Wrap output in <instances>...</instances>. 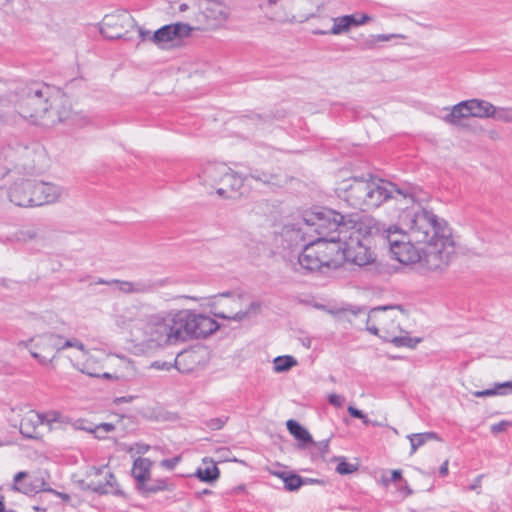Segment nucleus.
Here are the masks:
<instances>
[{
  "instance_id": "nucleus-1",
  "label": "nucleus",
  "mask_w": 512,
  "mask_h": 512,
  "mask_svg": "<svg viewBox=\"0 0 512 512\" xmlns=\"http://www.w3.org/2000/svg\"><path fill=\"white\" fill-rule=\"evenodd\" d=\"M18 108L22 117L46 128L53 127L71 116L67 97L40 82H33L22 88Z\"/></svg>"
},
{
  "instance_id": "nucleus-2",
  "label": "nucleus",
  "mask_w": 512,
  "mask_h": 512,
  "mask_svg": "<svg viewBox=\"0 0 512 512\" xmlns=\"http://www.w3.org/2000/svg\"><path fill=\"white\" fill-rule=\"evenodd\" d=\"M338 196L351 207L368 211L389 199L413 202L411 192L398 188L394 183L370 177H352L343 180L336 188Z\"/></svg>"
},
{
  "instance_id": "nucleus-3",
  "label": "nucleus",
  "mask_w": 512,
  "mask_h": 512,
  "mask_svg": "<svg viewBox=\"0 0 512 512\" xmlns=\"http://www.w3.org/2000/svg\"><path fill=\"white\" fill-rule=\"evenodd\" d=\"M345 239V261L359 267H371L378 274H391L388 264L378 262L374 251L375 239H383L382 225L374 218H365L351 226Z\"/></svg>"
},
{
  "instance_id": "nucleus-4",
  "label": "nucleus",
  "mask_w": 512,
  "mask_h": 512,
  "mask_svg": "<svg viewBox=\"0 0 512 512\" xmlns=\"http://www.w3.org/2000/svg\"><path fill=\"white\" fill-rule=\"evenodd\" d=\"M135 343L147 348L163 347L180 341L175 312H162L145 318L142 329H137Z\"/></svg>"
},
{
  "instance_id": "nucleus-5",
  "label": "nucleus",
  "mask_w": 512,
  "mask_h": 512,
  "mask_svg": "<svg viewBox=\"0 0 512 512\" xmlns=\"http://www.w3.org/2000/svg\"><path fill=\"white\" fill-rule=\"evenodd\" d=\"M402 225L406 230L404 233L409 240L416 244H423L438 238L441 230L450 228L447 222L440 219L432 211L418 209L414 212H406L400 217Z\"/></svg>"
},
{
  "instance_id": "nucleus-6",
  "label": "nucleus",
  "mask_w": 512,
  "mask_h": 512,
  "mask_svg": "<svg viewBox=\"0 0 512 512\" xmlns=\"http://www.w3.org/2000/svg\"><path fill=\"white\" fill-rule=\"evenodd\" d=\"M18 346L28 349L32 357L42 365L51 363L56 353L67 348H76L86 353L85 345L79 339H65L63 336L54 333H44L27 341H20Z\"/></svg>"
},
{
  "instance_id": "nucleus-7",
  "label": "nucleus",
  "mask_w": 512,
  "mask_h": 512,
  "mask_svg": "<svg viewBox=\"0 0 512 512\" xmlns=\"http://www.w3.org/2000/svg\"><path fill=\"white\" fill-rule=\"evenodd\" d=\"M434 240L423 243L420 267L427 271H444L455 253V243L451 228H444Z\"/></svg>"
},
{
  "instance_id": "nucleus-8",
  "label": "nucleus",
  "mask_w": 512,
  "mask_h": 512,
  "mask_svg": "<svg viewBox=\"0 0 512 512\" xmlns=\"http://www.w3.org/2000/svg\"><path fill=\"white\" fill-rule=\"evenodd\" d=\"M306 228L310 231L312 237L317 238L332 237V235L348 234L351 226L356 222L351 220L344 221V216L330 209H317L306 211L304 213Z\"/></svg>"
},
{
  "instance_id": "nucleus-9",
  "label": "nucleus",
  "mask_w": 512,
  "mask_h": 512,
  "mask_svg": "<svg viewBox=\"0 0 512 512\" xmlns=\"http://www.w3.org/2000/svg\"><path fill=\"white\" fill-rule=\"evenodd\" d=\"M7 170L23 176H32L46 164L45 150L39 144L17 146L6 153Z\"/></svg>"
},
{
  "instance_id": "nucleus-10",
  "label": "nucleus",
  "mask_w": 512,
  "mask_h": 512,
  "mask_svg": "<svg viewBox=\"0 0 512 512\" xmlns=\"http://www.w3.org/2000/svg\"><path fill=\"white\" fill-rule=\"evenodd\" d=\"M397 309H399L398 306H378L369 311L359 308L357 311H352L349 322L359 328L364 326L373 335H379L380 331L389 333L396 320Z\"/></svg>"
},
{
  "instance_id": "nucleus-11",
  "label": "nucleus",
  "mask_w": 512,
  "mask_h": 512,
  "mask_svg": "<svg viewBox=\"0 0 512 512\" xmlns=\"http://www.w3.org/2000/svg\"><path fill=\"white\" fill-rule=\"evenodd\" d=\"M383 240H387L393 257L404 265L420 264L421 247L409 240L404 230L396 225L382 226Z\"/></svg>"
},
{
  "instance_id": "nucleus-12",
  "label": "nucleus",
  "mask_w": 512,
  "mask_h": 512,
  "mask_svg": "<svg viewBox=\"0 0 512 512\" xmlns=\"http://www.w3.org/2000/svg\"><path fill=\"white\" fill-rule=\"evenodd\" d=\"M179 328L180 341L187 338H204L215 332L219 325L210 316L197 314L190 310L175 312Z\"/></svg>"
},
{
  "instance_id": "nucleus-13",
  "label": "nucleus",
  "mask_w": 512,
  "mask_h": 512,
  "mask_svg": "<svg viewBox=\"0 0 512 512\" xmlns=\"http://www.w3.org/2000/svg\"><path fill=\"white\" fill-rule=\"evenodd\" d=\"M327 270L339 268L345 261V239L337 234L312 240Z\"/></svg>"
},
{
  "instance_id": "nucleus-14",
  "label": "nucleus",
  "mask_w": 512,
  "mask_h": 512,
  "mask_svg": "<svg viewBox=\"0 0 512 512\" xmlns=\"http://www.w3.org/2000/svg\"><path fill=\"white\" fill-rule=\"evenodd\" d=\"M197 7V15L200 26L198 29H215L226 22L229 17V8L218 0H192Z\"/></svg>"
},
{
  "instance_id": "nucleus-15",
  "label": "nucleus",
  "mask_w": 512,
  "mask_h": 512,
  "mask_svg": "<svg viewBox=\"0 0 512 512\" xmlns=\"http://www.w3.org/2000/svg\"><path fill=\"white\" fill-rule=\"evenodd\" d=\"M285 11H273L270 18L277 22H304L319 10L323 0H289Z\"/></svg>"
},
{
  "instance_id": "nucleus-16",
  "label": "nucleus",
  "mask_w": 512,
  "mask_h": 512,
  "mask_svg": "<svg viewBox=\"0 0 512 512\" xmlns=\"http://www.w3.org/2000/svg\"><path fill=\"white\" fill-rule=\"evenodd\" d=\"M136 27V22L127 11H117L105 15L100 32L108 39L122 38L129 29Z\"/></svg>"
},
{
  "instance_id": "nucleus-17",
  "label": "nucleus",
  "mask_w": 512,
  "mask_h": 512,
  "mask_svg": "<svg viewBox=\"0 0 512 512\" xmlns=\"http://www.w3.org/2000/svg\"><path fill=\"white\" fill-rule=\"evenodd\" d=\"M221 296L231 298V310L229 313L216 312L214 315L218 318L241 322L255 317L260 311L261 305L256 301L250 302L249 305L244 308V298L242 295H232L230 293H225Z\"/></svg>"
},
{
  "instance_id": "nucleus-18",
  "label": "nucleus",
  "mask_w": 512,
  "mask_h": 512,
  "mask_svg": "<svg viewBox=\"0 0 512 512\" xmlns=\"http://www.w3.org/2000/svg\"><path fill=\"white\" fill-rule=\"evenodd\" d=\"M192 30L190 25L182 22L165 25L153 32V44L160 49H167L175 40L189 36Z\"/></svg>"
},
{
  "instance_id": "nucleus-19",
  "label": "nucleus",
  "mask_w": 512,
  "mask_h": 512,
  "mask_svg": "<svg viewBox=\"0 0 512 512\" xmlns=\"http://www.w3.org/2000/svg\"><path fill=\"white\" fill-rule=\"evenodd\" d=\"M291 268L300 273L327 270L312 240L305 245L297 261L291 262Z\"/></svg>"
},
{
  "instance_id": "nucleus-20",
  "label": "nucleus",
  "mask_w": 512,
  "mask_h": 512,
  "mask_svg": "<svg viewBox=\"0 0 512 512\" xmlns=\"http://www.w3.org/2000/svg\"><path fill=\"white\" fill-rule=\"evenodd\" d=\"M33 181V197L30 200L22 199L25 203H34V206L52 204L60 200L65 191L61 186L52 183Z\"/></svg>"
},
{
  "instance_id": "nucleus-21",
  "label": "nucleus",
  "mask_w": 512,
  "mask_h": 512,
  "mask_svg": "<svg viewBox=\"0 0 512 512\" xmlns=\"http://www.w3.org/2000/svg\"><path fill=\"white\" fill-rule=\"evenodd\" d=\"M58 413L39 414L35 411L27 412L20 422V433L26 438H37L38 427L46 422L57 421Z\"/></svg>"
},
{
  "instance_id": "nucleus-22",
  "label": "nucleus",
  "mask_w": 512,
  "mask_h": 512,
  "mask_svg": "<svg viewBox=\"0 0 512 512\" xmlns=\"http://www.w3.org/2000/svg\"><path fill=\"white\" fill-rule=\"evenodd\" d=\"M281 236L288 242L289 246L299 245L313 240L310 231L306 228L304 216L297 222L284 225Z\"/></svg>"
},
{
  "instance_id": "nucleus-23",
  "label": "nucleus",
  "mask_w": 512,
  "mask_h": 512,
  "mask_svg": "<svg viewBox=\"0 0 512 512\" xmlns=\"http://www.w3.org/2000/svg\"><path fill=\"white\" fill-rule=\"evenodd\" d=\"M145 318L142 317L140 311L135 308H127L118 314L115 319L116 325L130 334L131 340L135 342V334L137 329H142Z\"/></svg>"
},
{
  "instance_id": "nucleus-24",
  "label": "nucleus",
  "mask_w": 512,
  "mask_h": 512,
  "mask_svg": "<svg viewBox=\"0 0 512 512\" xmlns=\"http://www.w3.org/2000/svg\"><path fill=\"white\" fill-rule=\"evenodd\" d=\"M228 171V166L223 163H207L198 173V178L203 186L215 189L220 185L221 177Z\"/></svg>"
},
{
  "instance_id": "nucleus-25",
  "label": "nucleus",
  "mask_w": 512,
  "mask_h": 512,
  "mask_svg": "<svg viewBox=\"0 0 512 512\" xmlns=\"http://www.w3.org/2000/svg\"><path fill=\"white\" fill-rule=\"evenodd\" d=\"M370 17L367 15H361L358 18L356 15H345L341 17L333 18V26L329 31L318 30L315 31V34L325 35V34H333L339 35L342 33L348 32L353 26H359L365 24Z\"/></svg>"
},
{
  "instance_id": "nucleus-26",
  "label": "nucleus",
  "mask_w": 512,
  "mask_h": 512,
  "mask_svg": "<svg viewBox=\"0 0 512 512\" xmlns=\"http://www.w3.org/2000/svg\"><path fill=\"white\" fill-rule=\"evenodd\" d=\"M243 183V177L228 167V171L221 177L216 193L222 198H234Z\"/></svg>"
},
{
  "instance_id": "nucleus-27",
  "label": "nucleus",
  "mask_w": 512,
  "mask_h": 512,
  "mask_svg": "<svg viewBox=\"0 0 512 512\" xmlns=\"http://www.w3.org/2000/svg\"><path fill=\"white\" fill-rule=\"evenodd\" d=\"M89 476H103L104 483H101L100 480L90 479L88 483V488L99 494H107L112 493L114 491V487L116 485V478L106 467L102 468H93L90 472Z\"/></svg>"
},
{
  "instance_id": "nucleus-28",
  "label": "nucleus",
  "mask_w": 512,
  "mask_h": 512,
  "mask_svg": "<svg viewBox=\"0 0 512 512\" xmlns=\"http://www.w3.org/2000/svg\"><path fill=\"white\" fill-rule=\"evenodd\" d=\"M33 181L24 180L22 182H15L8 191L9 200L19 207H34V203L23 202L22 199L30 200L33 197Z\"/></svg>"
},
{
  "instance_id": "nucleus-29",
  "label": "nucleus",
  "mask_w": 512,
  "mask_h": 512,
  "mask_svg": "<svg viewBox=\"0 0 512 512\" xmlns=\"http://www.w3.org/2000/svg\"><path fill=\"white\" fill-rule=\"evenodd\" d=\"M114 285L118 286L119 291L124 294H147L155 290V285L150 281H124L113 279Z\"/></svg>"
},
{
  "instance_id": "nucleus-30",
  "label": "nucleus",
  "mask_w": 512,
  "mask_h": 512,
  "mask_svg": "<svg viewBox=\"0 0 512 512\" xmlns=\"http://www.w3.org/2000/svg\"><path fill=\"white\" fill-rule=\"evenodd\" d=\"M137 375L134 363L130 359L119 358L117 369L114 373H103V378L108 380L130 381Z\"/></svg>"
},
{
  "instance_id": "nucleus-31",
  "label": "nucleus",
  "mask_w": 512,
  "mask_h": 512,
  "mask_svg": "<svg viewBox=\"0 0 512 512\" xmlns=\"http://www.w3.org/2000/svg\"><path fill=\"white\" fill-rule=\"evenodd\" d=\"M468 117L490 118L492 104L485 100L470 99L464 101Z\"/></svg>"
},
{
  "instance_id": "nucleus-32",
  "label": "nucleus",
  "mask_w": 512,
  "mask_h": 512,
  "mask_svg": "<svg viewBox=\"0 0 512 512\" xmlns=\"http://www.w3.org/2000/svg\"><path fill=\"white\" fill-rule=\"evenodd\" d=\"M85 351L86 353L82 352V354L84 357H86V359L78 369L88 376L103 378V366L101 365L99 359L96 356L90 354L86 348Z\"/></svg>"
},
{
  "instance_id": "nucleus-33",
  "label": "nucleus",
  "mask_w": 512,
  "mask_h": 512,
  "mask_svg": "<svg viewBox=\"0 0 512 512\" xmlns=\"http://www.w3.org/2000/svg\"><path fill=\"white\" fill-rule=\"evenodd\" d=\"M194 475L202 482L212 483L219 478L220 472L212 460L204 459L203 464L197 468Z\"/></svg>"
},
{
  "instance_id": "nucleus-34",
  "label": "nucleus",
  "mask_w": 512,
  "mask_h": 512,
  "mask_svg": "<svg viewBox=\"0 0 512 512\" xmlns=\"http://www.w3.org/2000/svg\"><path fill=\"white\" fill-rule=\"evenodd\" d=\"M152 461L148 458L139 457L134 461L132 475L138 483V487L149 480Z\"/></svg>"
},
{
  "instance_id": "nucleus-35",
  "label": "nucleus",
  "mask_w": 512,
  "mask_h": 512,
  "mask_svg": "<svg viewBox=\"0 0 512 512\" xmlns=\"http://www.w3.org/2000/svg\"><path fill=\"white\" fill-rule=\"evenodd\" d=\"M287 429L297 440L303 443H314L309 432L295 420H288Z\"/></svg>"
},
{
  "instance_id": "nucleus-36",
  "label": "nucleus",
  "mask_w": 512,
  "mask_h": 512,
  "mask_svg": "<svg viewBox=\"0 0 512 512\" xmlns=\"http://www.w3.org/2000/svg\"><path fill=\"white\" fill-rule=\"evenodd\" d=\"M512 392V381L497 383L494 388L486 389L482 391H474L472 394L475 397H490L495 395H505L508 392Z\"/></svg>"
},
{
  "instance_id": "nucleus-37",
  "label": "nucleus",
  "mask_w": 512,
  "mask_h": 512,
  "mask_svg": "<svg viewBox=\"0 0 512 512\" xmlns=\"http://www.w3.org/2000/svg\"><path fill=\"white\" fill-rule=\"evenodd\" d=\"M408 439L411 444L410 454H414L419 447L423 446L427 441L438 439V436L434 432H425L408 435Z\"/></svg>"
},
{
  "instance_id": "nucleus-38",
  "label": "nucleus",
  "mask_w": 512,
  "mask_h": 512,
  "mask_svg": "<svg viewBox=\"0 0 512 512\" xmlns=\"http://www.w3.org/2000/svg\"><path fill=\"white\" fill-rule=\"evenodd\" d=\"M467 110L465 108L464 101L454 105L450 112L443 117V120L451 125H456L462 118H468L466 115Z\"/></svg>"
},
{
  "instance_id": "nucleus-39",
  "label": "nucleus",
  "mask_w": 512,
  "mask_h": 512,
  "mask_svg": "<svg viewBox=\"0 0 512 512\" xmlns=\"http://www.w3.org/2000/svg\"><path fill=\"white\" fill-rule=\"evenodd\" d=\"M143 493H156L169 489L168 483L164 479H157L153 481H145L141 486L138 487Z\"/></svg>"
},
{
  "instance_id": "nucleus-40",
  "label": "nucleus",
  "mask_w": 512,
  "mask_h": 512,
  "mask_svg": "<svg viewBox=\"0 0 512 512\" xmlns=\"http://www.w3.org/2000/svg\"><path fill=\"white\" fill-rule=\"evenodd\" d=\"M296 365L297 360L290 355L278 356L274 359V370L278 373L287 372Z\"/></svg>"
},
{
  "instance_id": "nucleus-41",
  "label": "nucleus",
  "mask_w": 512,
  "mask_h": 512,
  "mask_svg": "<svg viewBox=\"0 0 512 512\" xmlns=\"http://www.w3.org/2000/svg\"><path fill=\"white\" fill-rule=\"evenodd\" d=\"M496 121L511 123L512 122V107H497L492 104L491 116Z\"/></svg>"
},
{
  "instance_id": "nucleus-42",
  "label": "nucleus",
  "mask_w": 512,
  "mask_h": 512,
  "mask_svg": "<svg viewBox=\"0 0 512 512\" xmlns=\"http://www.w3.org/2000/svg\"><path fill=\"white\" fill-rule=\"evenodd\" d=\"M284 487L288 491H297L303 484L306 483L299 475L289 473L283 478Z\"/></svg>"
},
{
  "instance_id": "nucleus-43",
  "label": "nucleus",
  "mask_w": 512,
  "mask_h": 512,
  "mask_svg": "<svg viewBox=\"0 0 512 512\" xmlns=\"http://www.w3.org/2000/svg\"><path fill=\"white\" fill-rule=\"evenodd\" d=\"M421 338H412L408 335L404 336H394L390 339L391 343H393L397 347H408L414 348L418 343L421 342Z\"/></svg>"
},
{
  "instance_id": "nucleus-44",
  "label": "nucleus",
  "mask_w": 512,
  "mask_h": 512,
  "mask_svg": "<svg viewBox=\"0 0 512 512\" xmlns=\"http://www.w3.org/2000/svg\"><path fill=\"white\" fill-rule=\"evenodd\" d=\"M340 462L336 467V471L341 475L351 474L357 470V467L354 464L348 463L344 458H338Z\"/></svg>"
},
{
  "instance_id": "nucleus-45",
  "label": "nucleus",
  "mask_w": 512,
  "mask_h": 512,
  "mask_svg": "<svg viewBox=\"0 0 512 512\" xmlns=\"http://www.w3.org/2000/svg\"><path fill=\"white\" fill-rule=\"evenodd\" d=\"M26 476H27L26 472H23V471L18 472L14 476L15 489L22 493L29 494V493L33 492V489L29 488L25 484H20L19 486H17L21 482V480L24 479Z\"/></svg>"
},
{
  "instance_id": "nucleus-46",
  "label": "nucleus",
  "mask_w": 512,
  "mask_h": 512,
  "mask_svg": "<svg viewBox=\"0 0 512 512\" xmlns=\"http://www.w3.org/2000/svg\"><path fill=\"white\" fill-rule=\"evenodd\" d=\"M290 1L289 0H267L266 3L261 4L260 7L262 9H270L274 8L277 5L281 7L280 11H285L287 6H289Z\"/></svg>"
},
{
  "instance_id": "nucleus-47",
  "label": "nucleus",
  "mask_w": 512,
  "mask_h": 512,
  "mask_svg": "<svg viewBox=\"0 0 512 512\" xmlns=\"http://www.w3.org/2000/svg\"><path fill=\"white\" fill-rule=\"evenodd\" d=\"M509 427H512V421L503 420L499 423L493 424L490 430L493 434H498L506 431Z\"/></svg>"
},
{
  "instance_id": "nucleus-48",
  "label": "nucleus",
  "mask_w": 512,
  "mask_h": 512,
  "mask_svg": "<svg viewBox=\"0 0 512 512\" xmlns=\"http://www.w3.org/2000/svg\"><path fill=\"white\" fill-rule=\"evenodd\" d=\"M347 410H348V413L352 417L361 419L365 425L370 424V420L367 418V416L361 410H359L353 406H349Z\"/></svg>"
},
{
  "instance_id": "nucleus-49",
  "label": "nucleus",
  "mask_w": 512,
  "mask_h": 512,
  "mask_svg": "<svg viewBox=\"0 0 512 512\" xmlns=\"http://www.w3.org/2000/svg\"><path fill=\"white\" fill-rule=\"evenodd\" d=\"M137 30H138V33H139V37L141 39L142 42H150V43H153V32L149 31V30H146L142 27H139L136 25Z\"/></svg>"
},
{
  "instance_id": "nucleus-50",
  "label": "nucleus",
  "mask_w": 512,
  "mask_h": 512,
  "mask_svg": "<svg viewBox=\"0 0 512 512\" xmlns=\"http://www.w3.org/2000/svg\"><path fill=\"white\" fill-rule=\"evenodd\" d=\"M225 423H226V419H223V418H213V419H210L207 422V426L210 429H212V430H220V429L223 428Z\"/></svg>"
},
{
  "instance_id": "nucleus-51",
  "label": "nucleus",
  "mask_w": 512,
  "mask_h": 512,
  "mask_svg": "<svg viewBox=\"0 0 512 512\" xmlns=\"http://www.w3.org/2000/svg\"><path fill=\"white\" fill-rule=\"evenodd\" d=\"M180 461V457H174V458H171V459H164L161 461V466L168 469V470H172L175 468V466L179 463Z\"/></svg>"
},
{
  "instance_id": "nucleus-52",
  "label": "nucleus",
  "mask_w": 512,
  "mask_h": 512,
  "mask_svg": "<svg viewBox=\"0 0 512 512\" xmlns=\"http://www.w3.org/2000/svg\"><path fill=\"white\" fill-rule=\"evenodd\" d=\"M150 449V446L145 443H135L131 448L130 451H135L137 454H145Z\"/></svg>"
},
{
  "instance_id": "nucleus-53",
  "label": "nucleus",
  "mask_w": 512,
  "mask_h": 512,
  "mask_svg": "<svg viewBox=\"0 0 512 512\" xmlns=\"http://www.w3.org/2000/svg\"><path fill=\"white\" fill-rule=\"evenodd\" d=\"M329 403L335 407H341L344 403V397L338 394L329 395Z\"/></svg>"
},
{
  "instance_id": "nucleus-54",
  "label": "nucleus",
  "mask_w": 512,
  "mask_h": 512,
  "mask_svg": "<svg viewBox=\"0 0 512 512\" xmlns=\"http://www.w3.org/2000/svg\"><path fill=\"white\" fill-rule=\"evenodd\" d=\"M114 430V426L110 423H102L96 427V433L98 437H101L102 433H109Z\"/></svg>"
},
{
  "instance_id": "nucleus-55",
  "label": "nucleus",
  "mask_w": 512,
  "mask_h": 512,
  "mask_svg": "<svg viewBox=\"0 0 512 512\" xmlns=\"http://www.w3.org/2000/svg\"><path fill=\"white\" fill-rule=\"evenodd\" d=\"M189 9H193L197 13V7L193 5L192 0H188V2L179 5L180 12H185Z\"/></svg>"
},
{
  "instance_id": "nucleus-56",
  "label": "nucleus",
  "mask_w": 512,
  "mask_h": 512,
  "mask_svg": "<svg viewBox=\"0 0 512 512\" xmlns=\"http://www.w3.org/2000/svg\"><path fill=\"white\" fill-rule=\"evenodd\" d=\"M483 475H479L475 478L474 482L470 485L469 489L473 491H477L480 493L481 488V481H482Z\"/></svg>"
},
{
  "instance_id": "nucleus-57",
  "label": "nucleus",
  "mask_w": 512,
  "mask_h": 512,
  "mask_svg": "<svg viewBox=\"0 0 512 512\" xmlns=\"http://www.w3.org/2000/svg\"><path fill=\"white\" fill-rule=\"evenodd\" d=\"M251 177L255 180H258V181H262L264 183H271L272 182V176H268L266 174H263V175H256V174H251Z\"/></svg>"
},
{
  "instance_id": "nucleus-58",
  "label": "nucleus",
  "mask_w": 512,
  "mask_h": 512,
  "mask_svg": "<svg viewBox=\"0 0 512 512\" xmlns=\"http://www.w3.org/2000/svg\"><path fill=\"white\" fill-rule=\"evenodd\" d=\"M318 446H319V450L322 452V454L325 455L329 451V439L319 442Z\"/></svg>"
},
{
  "instance_id": "nucleus-59",
  "label": "nucleus",
  "mask_w": 512,
  "mask_h": 512,
  "mask_svg": "<svg viewBox=\"0 0 512 512\" xmlns=\"http://www.w3.org/2000/svg\"><path fill=\"white\" fill-rule=\"evenodd\" d=\"M46 491L57 495L58 497H60L64 501H69L70 500V496L68 494L58 492V491H56L54 489H51V488L47 489Z\"/></svg>"
},
{
  "instance_id": "nucleus-60",
  "label": "nucleus",
  "mask_w": 512,
  "mask_h": 512,
  "mask_svg": "<svg viewBox=\"0 0 512 512\" xmlns=\"http://www.w3.org/2000/svg\"><path fill=\"white\" fill-rule=\"evenodd\" d=\"M439 474L444 477L448 474V460H446L439 469Z\"/></svg>"
},
{
  "instance_id": "nucleus-61",
  "label": "nucleus",
  "mask_w": 512,
  "mask_h": 512,
  "mask_svg": "<svg viewBox=\"0 0 512 512\" xmlns=\"http://www.w3.org/2000/svg\"><path fill=\"white\" fill-rule=\"evenodd\" d=\"M402 478L401 471L400 470H393L391 472V479L390 481H398Z\"/></svg>"
},
{
  "instance_id": "nucleus-62",
  "label": "nucleus",
  "mask_w": 512,
  "mask_h": 512,
  "mask_svg": "<svg viewBox=\"0 0 512 512\" xmlns=\"http://www.w3.org/2000/svg\"><path fill=\"white\" fill-rule=\"evenodd\" d=\"M273 475L280 478L283 481V478L289 474V472L283 471V470H273L271 471Z\"/></svg>"
},
{
  "instance_id": "nucleus-63",
  "label": "nucleus",
  "mask_w": 512,
  "mask_h": 512,
  "mask_svg": "<svg viewBox=\"0 0 512 512\" xmlns=\"http://www.w3.org/2000/svg\"><path fill=\"white\" fill-rule=\"evenodd\" d=\"M394 37H396V35H394V34H390V35H384V34H382V35H378V36H377V40H378V41L385 42V41H389L390 39H392V38H394Z\"/></svg>"
},
{
  "instance_id": "nucleus-64",
  "label": "nucleus",
  "mask_w": 512,
  "mask_h": 512,
  "mask_svg": "<svg viewBox=\"0 0 512 512\" xmlns=\"http://www.w3.org/2000/svg\"><path fill=\"white\" fill-rule=\"evenodd\" d=\"M95 284L96 285H101V284H105V285H114V282L113 280H104L102 278H98L96 281H95Z\"/></svg>"
}]
</instances>
